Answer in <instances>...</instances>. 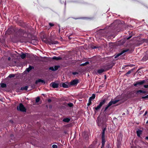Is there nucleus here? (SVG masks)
Instances as JSON below:
<instances>
[{
	"label": "nucleus",
	"mask_w": 148,
	"mask_h": 148,
	"mask_svg": "<svg viewBox=\"0 0 148 148\" xmlns=\"http://www.w3.org/2000/svg\"><path fill=\"white\" fill-rule=\"evenodd\" d=\"M89 64V62H86L84 63L81 64L80 65V66H84L86 65Z\"/></svg>",
	"instance_id": "21"
},
{
	"label": "nucleus",
	"mask_w": 148,
	"mask_h": 148,
	"mask_svg": "<svg viewBox=\"0 0 148 148\" xmlns=\"http://www.w3.org/2000/svg\"><path fill=\"white\" fill-rule=\"evenodd\" d=\"M15 76V75L14 74H11L8 77L10 78H11V77H14Z\"/></svg>",
	"instance_id": "25"
},
{
	"label": "nucleus",
	"mask_w": 148,
	"mask_h": 148,
	"mask_svg": "<svg viewBox=\"0 0 148 148\" xmlns=\"http://www.w3.org/2000/svg\"><path fill=\"white\" fill-rule=\"evenodd\" d=\"M146 139L148 140V136H147L146 137Z\"/></svg>",
	"instance_id": "41"
},
{
	"label": "nucleus",
	"mask_w": 148,
	"mask_h": 148,
	"mask_svg": "<svg viewBox=\"0 0 148 148\" xmlns=\"http://www.w3.org/2000/svg\"><path fill=\"white\" fill-rule=\"evenodd\" d=\"M147 53H148V51L147 52Z\"/></svg>",
	"instance_id": "45"
},
{
	"label": "nucleus",
	"mask_w": 148,
	"mask_h": 148,
	"mask_svg": "<svg viewBox=\"0 0 148 148\" xmlns=\"http://www.w3.org/2000/svg\"><path fill=\"white\" fill-rule=\"evenodd\" d=\"M136 133L137 134V136L140 137V136L141 134L142 133V131L138 130L136 132Z\"/></svg>",
	"instance_id": "8"
},
{
	"label": "nucleus",
	"mask_w": 148,
	"mask_h": 148,
	"mask_svg": "<svg viewBox=\"0 0 148 148\" xmlns=\"http://www.w3.org/2000/svg\"><path fill=\"white\" fill-rule=\"evenodd\" d=\"M101 107V106H100V105L99 104L98 106L95 108V109L96 110H98Z\"/></svg>",
	"instance_id": "23"
},
{
	"label": "nucleus",
	"mask_w": 148,
	"mask_h": 148,
	"mask_svg": "<svg viewBox=\"0 0 148 148\" xmlns=\"http://www.w3.org/2000/svg\"><path fill=\"white\" fill-rule=\"evenodd\" d=\"M96 48V47H94V48Z\"/></svg>",
	"instance_id": "44"
},
{
	"label": "nucleus",
	"mask_w": 148,
	"mask_h": 148,
	"mask_svg": "<svg viewBox=\"0 0 148 148\" xmlns=\"http://www.w3.org/2000/svg\"><path fill=\"white\" fill-rule=\"evenodd\" d=\"M62 86L64 88H67L68 87V85L65 83H62Z\"/></svg>",
	"instance_id": "17"
},
{
	"label": "nucleus",
	"mask_w": 148,
	"mask_h": 148,
	"mask_svg": "<svg viewBox=\"0 0 148 148\" xmlns=\"http://www.w3.org/2000/svg\"><path fill=\"white\" fill-rule=\"evenodd\" d=\"M99 120L98 119V118L97 119V123H98V126H100V124H99Z\"/></svg>",
	"instance_id": "32"
},
{
	"label": "nucleus",
	"mask_w": 148,
	"mask_h": 148,
	"mask_svg": "<svg viewBox=\"0 0 148 148\" xmlns=\"http://www.w3.org/2000/svg\"><path fill=\"white\" fill-rule=\"evenodd\" d=\"M146 123L147 124L148 123V121L146 122Z\"/></svg>",
	"instance_id": "43"
},
{
	"label": "nucleus",
	"mask_w": 148,
	"mask_h": 148,
	"mask_svg": "<svg viewBox=\"0 0 148 148\" xmlns=\"http://www.w3.org/2000/svg\"><path fill=\"white\" fill-rule=\"evenodd\" d=\"M11 59V58H8V60H10Z\"/></svg>",
	"instance_id": "42"
},
{
	"label": "nucleus",
	"mask_w": 148,
	"mask_h": 148,
	"mask_svg": "<svg viewBox=\"0 0 148 148\" xmlns=\"http://www.w3.org/2000/svg\"><path fill=\"white\" fill-rule=\"evenodd\" d=\"M147 111H146L145 112V114H144V115H146L147 114Z\"/></svg>",
	"instance_id": "38"
},
{
	"label": "nucleus",
	"mask_w": 148,
	"mask_h": 148,
	"mask_svg": "<svg viewBox=\"0 0 148 148\" xmlns=\"http://www.w3.org/2000/svg\"><path fill=\"white\" fill-rule=\"evenodd\" d=\"M102 146H103L104 144L105 143V137H102Z\"/></svg>",
	"instance_id": "15"
},
{
	"label": "nucleus",
	"mask_w": 148,
	"mask_h": 148,
	"mask_svg": "<svg viewBox=\"0 0 148 148\" xmlns=\"http://www.w3.org/2000/svg\"><path fill=\"white\" fill-rule=\"evenodd\" d=\"M105 129H104L103 130L102 133V137H105L104 136V134H105Z\"/></svg>",
	"instance_id": "26"
},
{
	"label": "nucleus",
	"mask_w": 148,
	"mask_h": 148,
	"mask_svg": "<svg viewBox=\"0 0 148 148\" xmlns=\"http://www.w3.org/2000/svg\"><path fill=\"white\" fill-rule=\"evenodd\" d=\"M53 59L54 60H61V58L59 57L54 56L53 57Z\"/></svg>",
	"instance_id": "13"
},
{
	"label": "nucleus",
	"mask_w": 148,
	"mask_h": 148,
	"mask_svg": "<svg viewBox=\"0 0 148 148\" xmlns=\"http://www.w3.org/2000/svg\"><path fill=\"white\" fill-rule=\"evenodd\" d=\"M26 54H27L26 53H22L20 55L22 59L24 58L26 56Z\"/></svg>",
	"instance_id": "12"
},
{
	"label": "nucleus",
	"mask_w": 148,
	"mask_h": 148,
	"mask_svg": "<svg viewBox=\"0 0 148 148\" xmlns=\"http://www.w3.org/2000/svg\"><path fill=\"white\" fill-rule=\"evenodd\" d=\"M58 42L57 41H51L50 42V44H57Z\"/></svg>",
	"instance_id": "22"
},
{
	"label": "nucleus",
	"mask_w": 148,
	"mask_h": 148,
	"mask_svg": "<svg viewBox=\"0 0 148 148\" xmlns=\"http://www.w3.org/2000/svg\"><path fill=\"white\" fill-rule=\"evenodd\" d=\"M17 108L18 110H19L20 111L22 112H25L26 111V109L24 106L23 104L21 103L20 104L19 108L18 107Z\"/></svg>",
	"instance_id": "2"
},
{
	"label": "nucleus",
	"mask_w": 148,
	"mask_h": 148,
	"mask_svg": "<svg viewBox=\"0 0 148 148\" xmlns=\"http://www.w3.org/2000/svg\"><path fill=\"white\" fill-rule=\"evenodd\" d=\"M104 71V70L103 69H101L98 70L97 71V73L99 74H101Z\"/></svg>",
	"instance_id": "11"
},
{
	"label": "nucleus",
	"mask_w": 148,
	"mask_h": 148,
	"mask_svg": "<svg viewBox=\"0 0 148 148\" xmlns=\"http://www.w3.org/2000/svg\"><path fill=\"white\" fill-rule=\"evenodd\" d=\"M91 101H90V102L88 101V103L87 104V105L88 106H89L90 105L91 103Z\"/></svg>",
	"instance_id": "33"
},
{
	"label": "nucleus",
	"mask_w": 148,
	"mask_h": 148,
	"mask_svg": "<svg viewBox=\"0 0 148 148\" xmlns=\"http://www.w3.org/2000/svg\"><path fill=\"white\" fill-rule=\"evenodd\" d=\"M131 36L127 38V39L128 40V39H130L131 38Z\"/></svg>",
	"instance_id": "39"
},
{
	"label": "nucleus",
	"mask_w": 148,
	"mask_h": 148,
	"mask_svg": "<svg viewBox=\"0 0 148 148\" xmlns=\"http://www.w3.org/2000/svg\"><path fill=\"white\" fill-rule=\"evenodd\" d=\"M145 57H144L143 58V60H147V59H146V60H145L144 58H145Z\"/></svg>",
	"instance_id": "40"
},
{
	"label": "nucleus",
	"mask_w": 148,
	"mask_h": 148,
	"mask_svg": "<svg viewBox=\"0 0 148 148\" xmlns=\"http://www.w3.org/2000/svg\"><path fill=\"white\" fill-rule=\"evenodd\" d=\"M148 98V95L144 97H142V99H147Z\"/></svg>",
	"instance_id": "30"
},
{
	"label": "nucleus",
	"mask_w": 148,
	"mask_h": 148,
	"mask_svg": "<svg viewBox=\"0 0 148 148\" xmlns=\"http://www.w3.org/2000/svg\"><path fill=\"white\" fill-rule=\"evenodd\" d=\"M28 88V86H25V87H22L21 88V90H26Z\"/></svg>",
	"instance_id": "19"
},
{
	"label": "nucleus",
	"mask_w": 148,
	"mask_h": 148,
	"mask_svg": "<svg viewBox=\"0 0 148 148\" xmlns=\"http://www.w3.org/2000/svg\"><path fill=\"white\" fill-rule=\"evenodd\" d=\"M106 101L105 99L101 101L100 102L99 105L100 106H101V107L103 105L104 103H105Z\"/></svg>",
	"instance_id": "10"
},
{
	"label": "nucleus",
	"mask_w": 148,
	"mask_h": 148,
	"mask_svg": "<svg viewBox=\"0 0 148 148\" xmlns=\"http://www.w3.org/2000/svg\"><path fill=\"white\" fill-rule=\"evenodd\" d=\"M70 121V119H69L67 118L64 119L63 120V121L64 122H69Z\"/></svg>",
	"instance_id": "16"
},
{
	"label": "nucleus",
	"mask_w": 148,
	"mask_h": 148,
	"mask_svg": "<svg viewBox=\"0 0 148 148\" xmlns=\"http://www.w3.org/2000/svg\"><path fill=\"white\" fill-rule=\"evenodd\" d=\"M39 100L40 98L39 97H37L36 99V102H38L39 101Z\"/></svg>",
	"instance_id": "28"
},
{
	"label": "nucleus",
	"mask_w": 148,
	"mask_h": 148,
	"mask_svg": "<svg viewBox=\"0 0 148 148\" xmlns=\"http://www.w3.org/2000/svg\"><path fill=\"white\" fill-rule=\"evenodd\" d=\"M119 101V100H111L110 102L108 103V104L106 106L105 108V111H106L108 108L112 105L114 104Z\"/></svg>",
	"instance_id": "1"
},
{
	"label": "nucleus",
	"mask_w": 148,
	"mask_h": 148,
	"mask_svg": "<svg viewBox=\"0 0 148 148\" xmlns=\"http://www.w3.org/2000/svg\"><path fill=\"white\" fill-rule=\"evenodd\" d=\"M51 99H48V101L49 102H50L51 101Z\"/></svg>",
	"instance_id": "36"
},
{
	"label": "nucleus",
	"mask_w": 148,
	"mask_h": 148,
	"mask_svg": "<svg viewBox=\"0 0 148 148\" xmlns=\"http://www.w3.org/2000/svg\"><path fill=\"white\" fill-rule=\"evenodd\" d=\"M145 82V80H143L140 81H138L134 83V86H137L138 85H141Z\"/></svg>",
	"instance_id": "3"
},
{
	"label": "nucleus",
	"mask_w": 148,
	"mask_h": 148,
	"mask_svg": "<svg viewBox=\"0 0 148 148\" xmlns=\"http://www.w3.org/2000/svg\"><path fill=\"white\" fill-rule=\"evenodd\" d=\"M51 85L54 88H56L58 87V84L57 83L53 82L51 84Z\"/></svg>",
	"instance_id": "5"
},
{
	"label": "nucleus",
	"mask_w": 148,
	"mask_h": 148,
	"mask_svg": "<svg viewBox=\"0 0 148 148\" xmlns=\"http://www.w3.org/2000/svg\"><path fill=\"white\" fill-rule=\"evenodd\" d=\"M52 147L53 148H57V146L55 145H52Z\"/></svg>",
	"instance_id": "29"
},
{
	"label": "nucleus",
	"mask_w": 148,
	"mask_h": 148,
	"mask_svg": "<svg viewBox=\"0 0 148 148\" xmlns=\"http://www.w3.org/2000/svg\"><path fill=\"white\" fill-rule=\"evenodd\" d=\"M131 73V71H128V72H127V73L126 74H129L130 73Z\"/></svg>",
	"instance_id": "37"
},
{
	"label": "nucleus",
	"mask_w": 148,
	"mask_h": 148,
	"mask_svg": "<svg viewBox=\"0 0 148 148\" xmlns=\"http://www.w3.org/2000/svg\"><path fill=\"white\" fill-rule=\"evenodd\" d=\"M95 94H93L92 95V97H90L88 100L89 102H90V101H91L93 99H94L95 98Z\"/></svg>",
	"instance_id": "9"
},
{
	"label": "nucleus",
	"mask_w": 148,
	"mask_h": 148,
	"mask_svg": "<svg viewBox=\"0 0 148 148\" xmlns=\"http://www.w3.org/2000/svg\"><path fill=\"white\" fill-rule=\"evenodd\" d=\"M2 88H5L6 86V85L5 84L2 83L0 84Z\"/></svg>",
	"instance_id": "20"
},
{
	"label": "nucleus",
	"mask_w": 148,
	"mask_h": 148,
	"mask_svg": "<svg viewBox=\"0 0 148 148\" xmlns=\"http://www.w3.org/2000/svg\"><path fill=\"white\" fill-rule=\"evenodd\" d=\"M68 105L70 107H71L73 106V104L72 103H70L68 104Z\"/></svg>",
	"instance_id": "27"
},
{
	"label": "nucleus",
	"mask_w": 148,
	"mask_h": 148,
	"mask_svg": "<svg viewBox=\"0 0 148 148\" xmlns=\"http://www.w3.org/2000/svg\"><path fill=\"white\" fill-rule=\"evenodd\" d=\"M78 83V79H74L70 82L71 85H76Z\"/></svg>",
	"instance_id": "4"
},
{
	"label": "nucleus",
	"mask_w": 148,
	"mask_h": 148,
	"mask_svg": "<svg viewBox=\"0 0 148 148\" xmlns=\"http://www.w3.org/2000/svg\"><path fill=\"white\" fill-rule=\"evenodd\" d=\"M49 25L50 26H53V24H52L51 23H49Z\"/></svg>",
	"instance_id": "34"
},
{
	"label": "nucleus",
	"mask_w": 148,
	"mask_h": 148,
	"mask_svg": "<svg viewBox=\"0 0 148 148\" xmlns=\"http://www.w3.org/2000/svg\"><path fill=\"white\" fill-rule=\"evenodd\" d=\"M41 82L42 83L44 82V81L42 79H39L37 80H36V83L37 84L38 82Z\"/></svg>",
	"instance_id": "14"
},
{
	"label": "nucleus",
	"mask_w": 148,
	"mask_h": 148,
	"mask_svg": "<svg viewBox=\"0 0 148 148\" xmlns=\"http://www.w3.org/2000/svg\"><path fill=\"white\" fill-rule=\"evenodd\" d=\"M128 51V49H125V50H123L121 53H119L117 54L116 56L115 57V58H116L118 57V56L121 55L123 54L124 53L127 52Z\"/></svg>",
	"instance_id": "6"
},
{
	"label": "nucleus",
	"mask_w": 148,
	"mask_h": 148,
	"mask_svg": "<svg viewBox=\"0 0 148 148\" xmlns=\"http://www.w3.org/2000/svg\"><path fill=\"white\" fill-rule=\"evenodd\" d=\"M145 92H146L145 91H143V90H138L137 91V93H145Z\"/></svg>",
	"instance_id": "18"
},
{
	"label": "nucleus",
	"mask_w": 148,
	"mask_h": 148,
	"mask_svg": "<svg viewBox=\"0 0 148 148\" xmlns=\"http://www.w3.org/2000/svg\"><path fill=\"white\" fill-rule=\"evenodd\" d=\"M72 73L74 75H76L78 74V73L76 72H73Z\"/></svg>",
	"instance_id": "31"
},
{
	"label": "nucleus",
	"mask_w": 148,
	"mask_h": 148,
	"mask_svg": "<svg viewBox=\"0 0 148 148\" xmlns=\"http://www.w3.org/2000/svg\"><path fill=\"white\" fill-rule=\"evenodd\" d=\"M59 67V66H55L54 67H50L49 68V69L50 70H51L52 71H56L57 70L58 68Z\"/></svg>",
	"instance_id": "7"
},
{
	"label": "nucleus",
	"mask_w": 148,
	"mask_h": 148,
	"mask_svg": "<svg viewBox=\"0 0 148 148\" xmlns=\"http://www.w3.org/2000/svg\"><path fill=\"white\" fill-rule=\"evenodd\" d=\"M144 87L145 88H148V85H144Z\"/></svg>",
	"instance_id": "35"
},
{
	"label": "nucleus",
	"mask_w": 148,
	"mask_h": 148,
	"mask_svg": "<svg viewBox=\"0 0 148 148\" xmlns=\"http://www.w3.org/2000/svg\"><path fill=\"white\" fill-rule=\"evenodd\" d=\"M32 68V67L29 66V67L27 69V72H29L30 70H31Z\"/></svg>",
	"instance_id": "24"
}]
</instances>
